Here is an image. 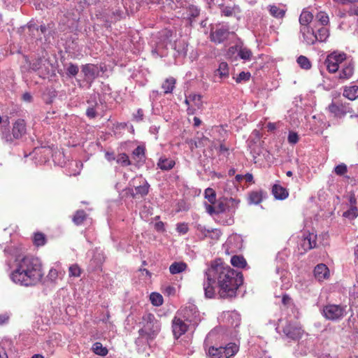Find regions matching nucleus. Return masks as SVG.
I'll list each match as a JSON object with an SVG mask.
<instances>
[{
  "instance_id": "1",
  "label": "nucleus",
  "mask_w": 358,
  "mask_h": 358,
  "mask_svg": "<svg viewBox=\"0 0 358 358\" xmlns=\"http://www.w3.org/2000/svg\"><path fill=\"white\" fill-rule=\"evenodd\" d=\"M243 282L241 272L224 264L220 259L211 262L204 271L203 289L206 299L231 300L237 296V290Z\"/></svg>"
},
{
  "instance_id": "2",
  "label": "nucleus",
  "mask_w": 358,
  "mask_h": 358,
  "mask_svg": "<svg viewBox=\"0 0 358 358\" xmlns=\"http://www.w3.org/2000/svg\"><path fill=\"white\" fill-rule=\"evenodd\" d=\"M7 259H15L13 270L10 273V280L20 286L34 287L42 282L44 271L41 260L32 255H21L20 249L15 246H8L3 250ZM10 259L6 264L10 266Z\"/></svg>"
},
{
  "instance_id": "3",
  "label": "nucleus",
  "mask_w": 358,
  "mask_h": 358,
  "mask_svg": "<svg viewBox=\"0 0 358 358\" xmlns=\"http://www.w3.org/2000/svg\"><path fill=\"white\" fill-rule=\"evenodd\" d=\"M143 327L138 330V334L146 336V339L153 341L161 330V323L152 313H145L142 317Z\"/></svg>"
},
{
  "instance_id": "4",
  "label": "nucleus",
  "mask_w": 358,
  "mask_h": 358,
  "mask_svg": "<svg viewBox=\"0 0 358 358\" xmlns=\"http://www.w3.org/2000/svg\"><path fill=\"white\" fill-rule=\"evenodd\" d=\"M26 123L22 119H18L13 125L12 131L5 129L1 131V139L8 145H15L17 141L20 140L26 134Z\"/></svg>"
},
{
  "instance_id": "5",
  "label": "nucleus",
  "mask_w": 358,
  "mask_h": 358,
  "mask_svg": "<svg viewBox=\"0 0 358 358\" xmlns=\"http://www.w3.org/2000/svg\"><path fill=\"white\" fill-rule=\"evenodd\" d=\"M321 313L327 320L339 322L348 314L347 306L329 303L322 307Z\"/></svg>"
},
{
  "instance_id": "6",
  "label": "nucleus",
  "mask_w": 358,
  "mask_h": 358,
  "mask_svg": "<svg viewBox=\"0 0 358 358\" xmlns=\"http://www.w3.org/2000/svg\"><path fill=\"white\" fill-rule=\"evenodd\" d=\"M239 347L234 343H229L225 346L209 348L208 355L210 358H231L238 351Z\"/></svg>"
},
{
  "instance_id": "7",
  "label": "nucleus",
  "mask_w": 358,
  "mask_h": 358,
  "mask_svg": "<svg viewBox=\"0 0 358 358\" xmlns=\"http://www.w3.org/2000/svg\"><path fill=\"white\" fill-rule=\"evenodd\" d=\"M229 34V25L227 23L222 22L210 25V39L215 43H223L228 39Z\"/></svg>"
},
{
  "instance_id": "8",
  "label": "nucleus",
  "mask_w": 358,
  "mask_h": 358,
  "mask_svg": "<svg viewBox=\"0 0 358 358\" xmlns=\"http://www.w3.org/2000/svg\"><path fill=\"white\" fill-rule=\"evenodd\" d=\"M346 58L345 53L334 51L327 56L324 64L329 73H334L338 70L339 65L345 62Z\"/></svg>"
},
{
  "instance_id": "9",
  "label": "nucleus",
  "mask_w": 358,
  "mask_h": 358,
  "mask_svg": "<svg viewBox=\"0 0 358 358\" xmlns=\"http://www.w3.org/2000/svg\"><path fill=\"white\" fill-rule=\"evenodd\" d=\"M177 314L183 318L189 324L197 325L200 322V315L194 304H189L178 311Z\"/></svg>"
},
{
  "instance_id": "10",
  "label": "nucleus",
  "mask_w": 358,
  "mask_h": 358,
  "mask_svg": "<svg viewBox=\"0 0 358 358\" xmlns=\"http://www.w3.org/2000/svg\"><path fill=\"white\" fill-rule=\"evenodd\" d=\"M81 71L84 75V80L87 83V88L90 89L94 80L99 76L100 69L92 64H86L81 66Z\"/></svg>"
},
{
  "instance_id": "11",
  "label": "nucleus",
  "mask_w": 358,
  "mask_h": 358,
  "mask_svg": "<svg viewBox=\"0 0 358 358\" xmlns=\"http://www.w3.org/2000/svg\"><path fill=\"white\" fill-rule=\"evenodd\" d=\"M283 336L288 340L296 341L303 334L301 327L294 322H287L282 328Z\"/></svg>"
},
{
  "instance_id": "12",
  "label": "nucleus",
  "mask_w": 358,
  "mask_h": 358,
  "mask_svg": "<svg viewBox=\"0 0 358 358\" xmlns=\"http://www.w3.org/2000/svg\"><path fill=\"white\" fill-rule=\"evenodd\" d=\"M189 323L178 314L172 321L173 334L176 338L186 333L188 329Z\"/></svg>"
},
{
  "instance_id": "13",
  "label": "nucleus",
  "mask_w": 358,
  "mask_h": 358,
  "mask_svg": "<svg viewBox=\"0 0 358 358\" xmlns=\"http://www.w3.org/2000/svg\"><path fill=\"white\" fill-rule=\"evenodd\" d=\"M299 246L303 250V252H301L302 254L313 248H316L317 235L310 232L304 233L303 238L300 241Z\"/></svg>"
},
{
  "instance_id": "14",
  "label": "nucleus",
  "mask_w": 358,
  "mask_h": 358,
  "mask_svg": "<svg viewBox=\"0 0 358 358\" xmlns=\"http://www.w3.org/2000/svg\"><path fill=\"white\" fill-rule=\"evenodd\" d=\"M224 200L226 201L227 211L230 213V216L226 220L222 221V223L224 225H231L234 222L233 214L235 213L236 209L238 208V205L240 201L232 197H224Z\"/></svg>"
},
{
  "instance_id": "15",
  "label": "nucleus",
  "mask_w": 358,
  "mask_h": 358,
  "mask_svg": "<svg viewBox=\"0 0 358 358\" xmlns=\"http://www.w3.org/2000/svg\"><path fill=\"white\" fill-rule=\"evenodd\" d=\"M300 34L302 36L301 41L307 45H314L317 42L315 31L310 27H301Z\"/></svg>"
},
{
  "instance_id": "16",
  "label": "nucleus",
  "mask_w": 358,
  "mask_h": 358,
  "mask_svg": "<svg viewBox=\"0 0 358 358\" xmlns=\"http://www.w3.org/2000/svg\"><path fill=\"white\" fill-rule=\"evenodd\" d=\"M329 110L331 113L337 117H342L348 113H350L353 112V110L348 106L343 104L337 105L334 103H331L329 106Z\"/></svg>"
},
{
  "instance_id": "17",
  "label": "nucleus",
  "mask_w": 358,
  "mask_h": 358,
  "mask_svg": "<svg viewBox=\"0 0 358 358\" xmlns=\"http://www.w3.org/2000/svg\"><path fill=\"white\" fill-rule=\"evenodd\" d=\"M132 158L139 165H143L145 162V148L144 145H138L132 152Z\"/></svg>"
},
{
  "instance_id": "18",
  "label": "nucleus",
  "mask_w": 358,
  "mask_h": 358,
  "mask_svg": "<svg viewBox=\"0 0 358 358\" xmlns=\"http://www.w3.org/2000/svg\"><path fill=\"white\" fill-rule=\"evenodd\" d=\"M329 270L324 264H317L314 268V275L319 280H323L329 276Z\"/></svg>"
},
{
  "instance_id": "19",
  "label": "nucleus",
  "mask_w": 358,
  "mask_h": 358,
  "mask_svg": "<svg viewBox=\"0 0 358 358\" xmlns=\"http://www.w3.org/2000/svg\"><path fill=\"white\" fill-rule=\"evenodd\" d=\"M175 165L176 162L173 159L165 157H160L157 162L158 168L162 171H166L171 170Z\"/></svg>"
},
{
  "instance_id": "20",
  "label": "nucleus",
  "mask_w": 358,
  "mask_h": 358,
  "mask_svg": "<svg viewBox=\"0 0 358 358\" xmlns=\"http://www.w3.org/2000/svg\"><path fill=\"white\" fill-rule=\"evenodd\" d=\"M214 76H218L221 79L228 78L229 76V67L228 64L225 62H220L218 68L214 71Z\"/></svg>"
},
{
  "instance_id": "21",
  "label": "nucleus",
  "mask_w": 358,
  "mask_h": 358,
  "mask_svg": "<svg viewBox=\"0 0 358 358\" xmlns=\"http://www.w3.org/2000/svg\"><path fill=\"white\" fill-rule=\"evenodd\" d=\"M354 73V66L351 62H345L341 71L339 73L340 79H349Z\"/></svg>"
},
{
  "instance_id": "22",
  "label": "nucleus",
  "mask_w": 358,
  "mask_h": 358,
  "mask_svg": "<svg viewBox=\"0 0 358 358\" xmlns=\"http://www.w3.org/2000/svg\"><path fill=\"white\" fill-rule=\"evenodd\" d=\"M272 193L274 197L278 200L285 199L289 195L287 190L279 185L273 186Z\"/></svg>"
},
{
  "instance_id": "23",
  "label": "nucleus",
  "mask_w": 358,
  "mask_h": 358,
  "mask_svg": "<svg viewBox=\"0 0 358 358\" xmlns=\"http://www.w3.org/2000/svg\"><path fill=\"white\" fill-rule=\"evenodd\" d=\"M187 268L186 263L183 262H174L169 266V271L172 275H176L185 271Z\"/></svg>"
},
{
  "instance_id": "24",
  "label": "nucleus",
  "mask_w": 358,
  "mask_h": 358,
  "mask_svg": "<svg viewBox=\"0 0 358 358\" xmlns=\"http://www.w3.org/2000/svg\"><path fill=\"white\" fill-rule=\"evenodd\" d=\"M150 185L146 180H143L142 184L135 187V193L131 195L134 197L136 195H141V196H146L149 192Z\"/></svg>"
},
{
  "instance_id": "25",
  "label": "nucleus",
  "mask_w": 358,
  "mask_h": 358,
  "mask_svg": "<svg viewBox=\"0 0 358 358\" xmlns=\"http://www.w3.org/2000/svg\"><path fill=\"white\" fill-rule=\"evenodd\" d=\"M343 94L349 100H355L357 98H358V86L352 85L350 87H345Z\"/></svg>"
},
{
  "instance_id": "26",
  "label": "nucleus",
  "mask_w": 358,
  "mask_h": 358,
  "mask_svg": "<svg viewBox=\"0 0 358 358\" xmlns=\"http://www.w3.org/2000/svg\"><path fill=\"white\" fill-rule=\"evenodd\" d=\"M268 10L271 16L278 19H282L285 15L286 10L284 9L280 8L275 4L269 5L268 6Z\"/></svg>"
},
{
  "instance_id": "27",
  "label": "nucleus",
  "mask_w": 358,
  "mask_h": 358,
  "mask_svg": "<svg viewBox=\"0 0 358 358\" xmlns=\"http://www.w3.org/2000/svg\"><path fill=\"white\" fill-rule=\"evenodd\" d=\"M313 14L307 10H303L299 16V23L301 27H309V23L313 20Z\"/></svg>"
},
{
  "instance_id": "28",
  "label": "nucleus",
  "mask_w": 358,
  "mask_h": 358,
  "mask_svg": "<svg viewBox=\"0 0 358 358\" xmlns=\"http://www.w3.org/2000/svg\"><path fill=\"white\" fill-rule=\"evenodd\" d=\"M176 79L173 77L166 78L162 85V88L164 90V94L172 93L175 88Z\"/></svg>"
},
{
  "instance_id": "29",
  "label": "nucleus",
  "mask_w": 358,
  "mask_h": 358,
  "mask_svg": "<svg viewBox=\"0 0 358 358\" xmlns=\"http://www.w3.org/2000/svg\"><path fill=\"white\" fill-rule=\"evenodd\" d=\"M315 36L317 38V42H324L329 36V29L325 27H322L315 32Z\"/></svg>"
},
{
  "instance_id": "30",
  "label": "nucleus",
  "mask_w": 358,
  "mask_h": 358,
  "mask_svg": "<svg viewBox=\"0 0 358 358\" xmlns=\"http://www.w3.org/2000/svg\"><path fill=\"white\" fill-rule=\"evenodd\" d=\"M38 29L39 33H38L37 36H38L39 38L41 39V35H43L45 41H47L52 34V27H51V24H48V25H45L43 24L40 25Z\"/></svg>"
},
{
  "instance_id": "31",
  "label": "nucleus",
  "mask_w": 358,
  "mask_h": 358,
  "mask_svg": "<svg viewBox=\"0 0 358 358\" xmlns=\"http://www.w3.org/2000/svg\"><path fill=\"white\" fill-rule=\"evenodd\" d=\"M231 264L237 268H245L247 266L245 259L243 256L234 255L231 258Z\"/></svg>"
},
{
  "instance_id": "32",
  "label": "nucleus",
  "mask_w": 358,
  "mask_h": 358,
  "mask_svg": "<svg viewBox=\"0 0 358 358\" xmlns=\"http://www.w3.org/2000/svg\"><path fill=\"white\" fill-rule=\"evenodd\" d=\"M241 9L238 6L234 5V6H222L221 8V13L226 17H231L235 13H240Z\"/></svg>"
},
{
  "instance_id": "33",
  "label": "nucleus",
  "mask_w": 358,
  "mask_h": 358,
  "mask_svg": "<svg viewBox=\"0 0 358 358\" xmlns=\"http://www.w3.org/2000/svg\"><path fill=\"white\" fill-rule=\"evenodd\" d=\"M249 203L250 204H259L262 201V191H253L249 194Z\"/></svg>"
},
{
  "instance_id": "34",
  "label": "nucleus",
  "mask_w": 358,
  "mask_h": 358,
  "mask_svg": "<svg viewBox=\"0 0 358 358\" xmlns=\"http://www.w3.org/2000/svg\"><path fill=\"white\" fill-rule=\"evenodd\" d=\"M87 217V214L83 210H77L73 215V222L76 225H80L83 223Z\"/></svg>"
},
{
  "instance_id": "35",
  "label": "nucleus",
  "mask_w": 358,
  "mask_h": 358,
  "mask_svg": "<svg viewBox=\"0 0 358 358\" xmlns=\"http://www.w3.org/2000/svg\"><path fill=\"white\" fill-rule=\"evenodd\" d=\"M66 74L69 77H75L79 71V67L73 63H69L66 66Z\"/></svg>"
},
{
  "instance_id": "36",
  "label": "nucleus",
  "mask_w": 358,
  "mask_h": 358,
  "mask_svg": "<svg viewBox=\"0 0 358 358\" xmlns=\"http://www.w3.org/2000/svg\"><path fill=\"white\" fill-rule=\"evenodd\" d=\"M187 18L189 20V23L192 24L194 19L197 17L200 14V10L197 6L191 5L189 6L187 10Z\"/></svg>"
},
{
  "instance_id": "37",
  "label": "nucleus",
  "mask_w": 358,
  "mask_h": 358,
  "mask_svg": "<svg viewBox=\"0 0 358 358\" xmlns=\"http://www.w3.org/2000/svg\"><path fill=\"white\" fill-rule=\"evenodd\" d=\"M93 352L100 356H106L108 354V350L103 347L100 342H96L92 345Z\"/></svg>"
},
{
  "instance_id": "38",
  "label": "nucleus",
  "mask_w": 358,
  "mask_h": 358,
  "mask_svg": "<svg viewBox=\"0 0 358 358\" xmlns=\"http://www.w3.org/2000/svg\"><path fill=\"white\" fill-rule=\"evenodd\" d=\"M252 55V51L246 47H241L238 51V57L244 60H250Z\"/></svg>"
},
{
  "instance_id": "39",
  "label": "nucleus",
  "mask_w": 358,
  "mask_h": 358,
  "mask_svg": "<svg viewBox=\"0 0 358 358\" xmlns=\"http://www.w3.org/2000/svg\"><path fill=\"white\" fill-rule=\"evenodd\" d=\"M296 62L299 66L303 69L308 70L311 68V63L308 57L303 55L299 56Z\"/></svg>"
},
{
  "instance_id": "40",
  "label": "nucleus",
  "mask_w": 358,
  "mask_h": 358,
  "mask_svg": "<svg viewBox=\"0 0 358 358\" xmlns=\"http://www.w3.org/2000/svg\"><path fill=\"white\" fill-rule=\"evenodd\" d=\"M344 217L349 220H354L358 216V209L355 206H352L349 210L345 211L343 214Z\"/></svg>"
},
{
  "instance_id": "41",
  "label": "nucleus",
  "mask_w": 358,
  "mask_h": 358,
  "mask_svg": "<svg viewBox=\"0 0 358 358\" xmlns=\"http://www.w3.org/2000/svg\"><path fill=\"white\" fill-rule=\"evenodd\" d=\"M150 300L155 306H159L163 303L162 296L157 292H152L150 296Z\"/></svg>"
},
{
  "instance_id": "42",
  "label": "nucleus",
  "mask_w": 358,
  "mask_h": 358,
  "mask_svg": "<svg viewBox=\"0 0 358 358\" xmlns=\"http://www.w3.org/2000/svg\"><path fill=\"white\" fill-rule=\"evenodd\" d=\"M115 160L117 164H121L123 166H127L131 165V162L129 160V156L126 153H121L117 155Z\"/></svg>"
},
{
  "instance_id": "43",
  "label": "nucleus",
  "mask_w": 358,
  "mask_h": 358,
  "mask_svg": "<svg viewBox=\"0 0 358 358\" xmlns=\"http://www.w3.org/2000/svg\"><path fill=\"white\" fill-rule=\"evenodd\" d=\"M45 236L43 233L37 232L34 236V243L37 246H42L45 244Z\"/></svg>"
},
{
  "instance_id": "44",
  "label": "nucleus",
  "mask_w": 358,
  "mask_h": 358,
  "mask_svg": "<svg viewBox=\"0 0 358 358\" xmlns=\"http://www.w3.org/2000/svg\"><path fill=\"white\" fill-rule=\"evenodd\" d=\"M46 62L47 60L44 58L38 57L30 64L31 69L35 71H38L42 68V66L45 65Z\"/></svg>"
},
{
  "instance_id": "45",
  "label": "nucleus",
  "mask_w": 358,
  "mask_h": 358,
  "mask_svg": "<svg viewBox=\"0 0 358 358\" xmlns=\"http://www.w3.org/2000/svg\"><path fill=\"white\" fill-rule=\"evenodd\" d=\"M315 18L320 22L322 27L327 25L329 21L328 15L322 11L318 12L315 15Z\"/></svg>"
},
{
  "instance_id": "46",
  "label": "nucleus",
  "mask_w": 358,
  "mask_h": 358,
  "mask_svg": "<svg viewBox=\"0 0 358 358\" xmlns=\"http://www.w3.org/2000/svg\"><path fill=\"white\" fill-rule=\"evenodd\" d=\"M205 198L208 199V201L214 204L216 201V194L215 192L212 188H207L204 192Z\"/></svg>"
},
{
  "instance_id": "47",
  "label": "nucleus",
  "mask_w": 358,
  "mask_h": 358,
  "mask_svg": "<svg viewBox=\"0 0 358 358\" xmlns=\"http://www.w3.org/2000/svg\"><path fill=\"white\" fill-rule=\"evenodd\" d=\"M187 45L185 43H181L180 42L178 44H175L174 49L178 52L179 56L185 57L187 55Z\"/></svg>"
},
{
  "instance_id": "48",
  "label": "nucleus",
  "mask_w": 358,
  "mask_h": 358,
  "mask_svg": "<svg viewBox=\"0 0 358 358\" xmlns=\"http://www.w3.org/2000/svg\"><path fill=\"white\" fill-rule=\"evenodd\" d=\"M189 100L194 103L197 108H201L202 106V96L200 94H193L189 96Z\"/></svg>"
},
{
  "instance_id": "49",
  "label": "nucleus",
  "mask_w": 358,
  "mask_h": 358,
  "mask_svg": "<svg viewBox=\"0 0 358 358\" xmlns=\"http://www.w3.org/2000/svg\"><path fill=\"white\" fill-rule=\"evenodd\" d=\"M197 143H196V148H201L206 147L209 143L210 140L208 138L202 135L201 136L196 137Z\"/></svg>"
},
{
  "instance_id": "50",
  "label": "nucleus",
  "mask_w": 358,
  "mask_h": 358,
  "mask_svg": "<svg viewBox=\"0 0 358 358\" xmlns=\"http://www.w3.org/2000/svg\"><path fill=\"white\" fill-rule=\"evenodd\" d=\"M150 341L146 339V336L139 334V336L135 340V344L138 348H142L149 345Z\"/></svg>"
},
{
  "instance_id": "51",
  "label": "nucleus",
  "mask_w": 358,
  "mask_h": 358,
  "mask_svg": "<svg viewBox=\"0 0 358 358\" xmlns=\"http://www.w3.org/2000/svg\"><path fill=\"white\" fill-rule=\"evenodd\" d=\"M215 207V215L223 214L227 210V207L226 204V201L223 199V201H220Z\"/></svg>"
},
{
  "instance_id": "52",
  "label": "nucleus",
  "mask_w": 358,
  "mask_h": 358,
  "mask_svg": "<svg viewBox=\"0 0 358 358\" xmlns=\"http://www.w3.org/2000/svg\"><path fill=\"white\" fill-rule=\"evenodd\" d=\"M334 172L338 176H344L348 172L346 164L341 163L334 168Z\"/></svg>"
},
{
  "instance_id": "53",
  "label": "nucleus",
  "mask_w": 358,
  "mask_h": 358,
  "mask_svg": "<svg viewBox=\"0 0 358 358\" xmlns=\"http://www.w3.org/2000/svg\"><path fill=\"white\" fill-rule=\"evenodd\" d=\"M299 140V135L296 132L289 131L287 137V141L290 145H295Z\"/></svg>"
},
{
  "instance_id": "54",
  "label": "nucleus",
  "mask_w": 358,
  "mask_h": 358,
  "mask_svg": "<svg viewBox=\"0 0 358 358\" xmlns=\"http://www.w3.org/2000/svg\"><path fill=\"white\" fill-rule=\"evenodd\" d=\"M250 73L242 71L238 75L237 78H236V82L237 83H240L242 81H248L250 78Z\"/></svg>"
},
{
  "instance_id": "55",
  "label": "nucleus",
  "mask_w": 358,
  "mask_h": 358,
  "mask_svg": "<svg viewBox=\"0 0 358 358\" xmlns=\"http://www.w3.org/2000/svg\"><path fill=\"white\" fill-rule=\"evenodd\" d=\"M25 27L27 28L30 35L35 36L36 35L35 32H36L37 34L39 33V29H38L39 27H38L35 23L32 22H29L23 28H25Z\"/></svg>"
},
{
  "instance_id": "56",
  "label": "nucleus",
  "mask_w": 358,
  "mask_h": 358,
  "mask_svg": "<svg viewBox=\"0 0 358 358\" xmlns=\"http://www.w3.org/2000/svg\"><path fill=\"white\" fill-rule=\"evenodd\" d=\"M222 235V232L218 229H210V232L208 233V237L213 239L217 241Z\"/></svg>"
},
{
  "instance_id": "57",
  "label": "nucleus",
  "mask_w": 358,
  "mask_h": 358,
  "mask_svg": "<svg viewBox=\"0 0 358 358\" xmlns=\"http://www.w3.org/2000/svg\"><path fill=\"white\" fill-rule=\"evenodd\" d=\"M58 271L55 268H52L48 272L47 278L51 282H55L58 278Z\"/></svg>"
},
{
  "instance_id": "58",
  "label": "nucleus",
  "mask_w": 358,
  "mask_h": 358,
  "mask_svg": "<svg viewBox=\"0 0 358 358\" xmlns=\"http://www.w3.org/2000/svg\"><path fill=\"white\" fill-rule=\"evenodd\" d=\"M229 317H231L233 319V322L231 325L234 327H238L240 325L241 318L240 315L236 313H228Z\"/></svg>"
},
{
  "instance_id": "59",
  "label": "nucleus",
  "mask_w": 358,
  "mask_h": 358,
  "mask_svg": "<svg viewBox=\"0 0 358 358\" xmlns=\"http://www.w3.org/2000/svg\"><path fill=\"white\" fill-rule=\"evenodd\" d=\"M70 276L78 277L80 275V268L77 264H73L69 267Z\"/></svg>"
},
{
  "instance_id": "60",
  "label": "nucleus",
  "mask_w": 358,
  "mask_h": 358,
  "mask_svg": "<svg viewBox=\"0 0 358 358\" xmlns=\"http://www.w3.org/2000/svg\"><path fill=\"white\" fill-rule=\"evenodd\" d=\"M196 229L201 234V235L203 236V238H207L208 233L210 232V229H206L205 226H203L200 224L196 225Z\"/></svg>"
},
{
  "instance_id": "61",
  "label": "nucleus",
  "mask_w": 358,
  "mask_h": 358,
  "mask_svg": "<svg viewBox=\"0 0 358 358\" xmlns=\"http://www.w3.org/2000/svg\"><path fill=\"white\" fill-rule=\"evenodd\" d=\"M122 15H123L122 11L120 10V9H117L115 11L112 12V15L110 16V21H106V22L111 23L113 21L119 20L120 19L122 18Z\"/></svg>"
},
{
  "instance_id": "62",
  "label": "nucleus",
  "mask_w": 358,
  "mask_h": 358,
  "mask_svg": "<svg viewBox=\"0 0 358 358\" xmlns=\"http://www.w3.org/2000/svg\"><path fill=\"white\" fill-rule=\"evenodd\" d=\"M87 108H96L98 106L97 98L95 94H92L89 99L87 100Z\"/></svg>"
},
{
  "instance_id": "63",
  "label": "nucleus",
  "mask_w": 358,
  "mask_h": 358,
  "mask_svg": "<svg viewBox=\"0 0 358 358\" xmlns=\"http://www.w3.org/2000/svg\"><path fill=\"white\" fill-rule=\"evenodd\" d=\"M176 230L181 234H185L188 232L189 230L188 225L185 222L178 223L176 227Z\"/></svg>"
},
{
  "instance_id": "64",
  "label": "nucleus",
  "mask_w": 358,
  "mask_h": 358,
  "mask_svg": "<svg viewBox=\"0 0 358 358\" xmlns=\"http://www.w3.org/2000/svg\"><path fill=\"white\" fill-rule=\"evenodd\" d=\"M86 115L90 119H94L97 116L96 108H87Z\"/></svg>"
}]
</instances>
